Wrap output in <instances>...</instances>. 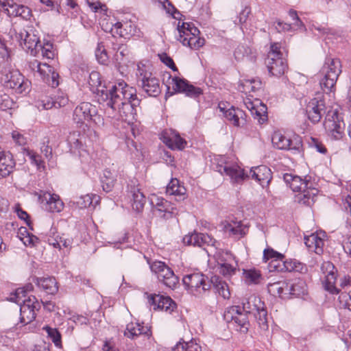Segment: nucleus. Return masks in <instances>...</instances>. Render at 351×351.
Wrapping results in <instances>:
<instances>
[{
    "instance_id": "nucleus-38",
    "label": "nucleus",
    "mask_w": 351,
    "mask_h": 351,
    "mask_svg": "<svg viewBox=\"0 0 351 351\" xmlns=\"http://www.w3.org/2000/svg\"><path fill=\"white\" fill-rule=\"evenodd\" d=\"M307 294V285L306 282L300 278L295 279L292 283L289 282L288 295L302 297Z\"/></svg>"
},
{
    "instance_id": "nucleus-53",
    "label": "nucleus",
    "mask_w": 351,
    "mask_h": 351,
    "mask_svg": "<svg viewBox=\"0 0 351 351\" xmlns=\"http://www.w3.org/2000/svg\"><path fill=\"white\" fill-rule=\"evenodd\" d=\"M43 330L46 331L48 337L57 348H62L61 335L56 328L45 326Z\"/></svg>"
},
{
    "instance_id": "nucleus-44",
    "label": "nucleus",
    "mask_w": 351,
    "mask_h": 351,
    "mask_svg": "<svg viewBox=\"0 0 351 351\" xmlns=\"http://www.w3.org/2000/svg\"><path fill=\"white\" fill-rule=\"evenodd\" d=\"M132 208L137 212L143 210L145 203L146 198L144 194L139 189H134L132 191Z\"/></svg>"
},
{
    "instance_id": "nucleus-62",
    "label": "nucleus",
    "mask_w": 351,
    "mask_h": 351,
    "mask_svg": "<svg viewBox=\"0 0 351 351\" xmlns=\"http://www.w3.org/2000/svg\"><path fill=\"white\" fill-rule=\"evenodd\" d=\"M95 56L97 61L100 64H106L108 63V57L107 53L104 49H101V47L100 45L98 46L96 50Z\"/></svg>"
},
{
    "instance_id": "nucleus-42",
    "label": "nucleus",
    "mask_w": 351,
    "mask_h": 351,
    "mask_svg": "<svg viewBox=\"0 0 351 351\" xmlns=\"http://www.w3.org/2000/svg\"><path fill=\"white\" fill-rule=\"evenodd\" d=\"M49 243L59 250H66L69 252L71 248L73 239L65 235L57 236L56 238L49 239Z\"/></svg>"
},
{
    "instance_id": "nucleus-22",
    "label": "nucleus",
    "mask_w": 351,
    "mask_h": 351,
    "mask_svg": "<svg viewBox=\"0 0 351 351\" xmlns=\"http://www.w3.org/2000/svg\"><path fill=\"white\" fill-rule=\"evenodd\" d=\"M321 269L326 274V279L324 283V289L332 294L339 293V289L335 286L337 280L336 270L332 263L330 262H324Z\"/></svg>"
},
{
    "instance_id": "nucleus-43",
    "label": "nucleus",
    "mask_w": 351,
    "mask_h": 351,
    "mask_svg": "<svg viewBox=\"0 0 351 351\" xmlns=\"http://www.w3.org/2000/svg\"><path fill=\"white\" fill-rule=\"evenodd\" d=\"M215 291L219 293L223 299H229L230 297V291L228 284L218 277L212 280Z\"/></svg>"
},
{
    "instance_id": "nucleus-30",
    "label": "nucleus",
    "mask_w": 351,
    "mask_h": 351,
    "mask_svg": "<svg viewBox=\"0 0 351 351\" xmlns=\"http://www.w3.org/2000/svg\"><path fill=\"white\" fill-rule=\"evenodd\" d=\"M289 15L293 21L292 23H284L280 20L274 23V27L278 32L291 31L293 29L295 30L302 29L303 27V23L298 17L296 11L290 10L289 11Z\"/></svg>"
},
{
    "instance_id": "nucleus-57",
    "label": "nucleus",
    "mask_w": 351,
    "mask_h": 351,
    "mask_svg": "<svg viewBox=\"0 0 351 351\" xmlns=\"http://www.w3.org/2000/svg\"><path fill=\"white\" fill-rule=\"evenodd\" d=\"M340 308H348L351 311V291L348 293L342 292L338 298Z\"/></svg>"
},
{
    "instance_id": "nucleus-63",
    "label": "nucleus",
    "mask_w": 351,
    "mask_h": 351,
    "mask_svg": "<svg viewBox=\"0 0 351 351\" xmlns=\"http://www.w3.org/2000/svg\"><path fill=\"white\" fill-rule=\"evenodd\" d=\"M56 104V108H61L65 106L69 101V98L66 94L62 92L58 93L54 99Z\"/></svg>"
},
{
    "instance_id": "nucleus-11",
    "label": "nucleus",
    "mask_w": 351,
    "mask_h": 351,
    "mask_svg": "<svg viewBox=\"0 0 351 351\" xmlns=\"http://www.w3.org/2000/svg\"><path fill=\"white\" fill-rule=\"evenodd\" d=\"M138 83L143 90L150 97H156L160 93L159 80L150 71V66L142 62L137 64Z\"/></svg>"
},
{
    "instance_id": "nucleus-2",
    "label": "nucleus",
    "mask_w": 351,
    "mask_h": 351,
    "mask_svg": "<svg viewBox=\"0 0 351 351\" xmlns=\"http://www.w3.org/2000/svg\"><path fill=\"white\" fill-rule=\"evenodd\" d=\"M306 105V112L313 123H318L326 114L324 128L331 139L339 140L343 137L345 124L337 109H330L326 112L325 101L323 95L317 93Z\"/></svg>"
},
{
    "instance_id": "nucleus-29",
    "label": "nucleus",
    "mask_w": 351,
    "mask_h": 351,
    "mask_svg": "<svg viewBox=\"0 0 351 351\" xmlns=\"http://www.w3.org/2000/svg\"><path fill=\"white\" fill-rule=\"evenodd\" d=\"M123 335L131 339H134L140 335L149 338L151 332L147 326H142L138 322H131L126 325Z\"/></svg>"
},
{
    "instance_id": "nucleus-8",
    "label": "nucleus",
    "mask_w": 351,
    "mask_h": 351,
    "mask_svg": "<svg viewBox=\"0 0 351 351\" xmlns=\"http://www.w3.org/2000/svg\"><path fill=\"white\" fill-rule=\"evenodd\" d=\"M73 116V121L81 125H104V119L97 114V107L89 102H82L76 106Z\"/></svg>"
},
{
    "instance_id": "nucleus-61",
    "label": "nucleus",
    "mask_w": 351,
    "mask_h": 351,
    "mask_svg": "<svg viewBox=\"0 0 351 351\" xmlns=\"http://www.w3.org/2000/svg\"><path fill=\"white\" fill-rule=\"evenodd\" d=\"M32 15V10L28 7L23 5H18L16 17L19 16L23 19L29 20Z\"/></svg>"
},
{
    "instance_id": "nucleus-35",
    "label": "nucleus",
    "mask_w": 351,
    "mask_h": 351,
    "mask_svg": "<svg viewBox=\"0 0 351 351\" xmlns=\"http://www.w3.org/2000/svg\"><path fill=\"white\" fill-rule=\"evenodd\" d=\"M246 108L251 112L252 115H256L259 117V122L261 121L263 122L265 120L267 107L265 105L261 104V102L256 99L252 101L250 99H247L245 101Z\"/></svg>"
},
{
    "instance_id": "nucleus-64",
    "label": "nucleus",
    "mask_w": 351,
    "mask_h": 351,
    "mask_svg": "<svg viewBox=\"0 0 351 351\" xmlns=\"http://www.w3.org/2000/svg\"><path fill=\"white\" fill-rule=\"evenodd\" d=\"M159 57L161 62L166 64L167 66H169L170 69H171L173 71L178 70L177 67L176 66L173 62V60L167 53H163L162 54H160Z\"/></svg>"
},
{
    "instance_id": "nucleus-51",
    "label": "nucleus",
    "mask_w": 351,
    "mask_h": 351,
    "mask_svg": "<svg viewBox=\"0 0 351 351\" xmlns=\"http://www.w3.org/2000/svg\"><path fill=\"white\" fill-rule=\"evenodd\" d=\"M88 84L92 89L96 88L98 93H99V97L101 95V90H106L107 88L101 87V89H99L98 88L101 85V80L100 74L97 71H92L89 75L88 78Z\"/></svg>"
},
{
    "instance_id": "nucleus-15",
    "label": "nucleus",
    "mask_w": 351,
    "mask_h": 351,
    "mask_svg": "<svg viewBox=\"0 0 351 351\" xmlns=\"http://www.w3.org/2000/svg\"><path fill=\"white\" fill-rule=\"evenodd\" d=\"M152 272L157 278L167 287L173 289L178 284L179 280L173 271L162 261H154L150 265Z\"/></svg>"
},
{
    "instance_id": "nucleus-14",
    "label": "nucleus",
    "mask_w": 351,
    "mask_h": 351,
    "mask_svg": "<svg viewBox=\"0 0 351 351\" xmlns=\"http://www.w3.org/2000/svg\"><path fill=\"white\" fill-rule=\"evenodd\" d=\"M217 160L215 170L221 175L228 176L232 183H241L244 180V171L236 162L228 160L223 156H219Z\"/></svg>"
},
{
    "instance_id": "nucleus-24",
    "label": "nucleus",
    "mask_w": 351,
    "mask_h": 351,
    "mask_svg": "<svg viewBox=\"0 0 351 351\" xmlns=\"http://www.w3.org/2000/svg\"><path fill=\"white\" fill-rule=\"evenodd\" d=\"M219 108L223 112L226 119L234 126L242 127L246 123V115L242 110L233 106L225 110L221 104H219Z\"/></svg>"
},
{
    "instance_id": "nucleus-3",
    "label": "nucleus",
    "mask_w": 351,
    "mask_h": 351,
    "mask_svg": "<svg viewBox=\"0 0 351 351\" xmlns=\"http://www.w3.org/2000/svg\"><path fill=\"white\" fill-rule=\"evenodd\" d=\"M20 44L32 56L42 57L46 59H53L55 51L53 44L49 41L41 42L35 34V31L29 27L20 33Z\"/></svg>"
},
{
    "instance_id": "nucleus-25",
    "label": "nucleus",
    "mask_w": 351,
    "mask_h": 351,
    "mask_svg": "<svg viewBox=\"0 0 351 351\" xmlns=\"http://www.w3.org/2000/svg\"><path fill=\"white\" fill-rule=\"evenodd\" d=\"M183 243L187 245L202 247L206 245L214 246L216 241L208 234L194 232L185 235L183 238Z\"/></svg>"
},
{
    "instance_id": "nucleus-32",
    "label": "nucleus",
    "mask_w": 351,
    "mask_h": 351,
    "mask_svg": "<svg viewBox=\"0 0 351 351\" xmlns=\"http://www.w3.org/2000/svg\"><path fill=\"white\" fill-rule=\"evenodd\" d=\"M15 167V162L10 152H5L0 148V178L10 175Z\"/></svg>"
},
{
    "instance_id": "nucleus-55",
    "label": "nucleus",
    "mask_w": 351,
    "mask_h": 351,
    "mask_svg": "<svg viewBox=\"0 0 351 351\" xmlns=\"http://www.w3.org/2000/svg\"><path fill=\"white\" fill-rule=\"evenodd\" d=\"M36 105L40 110H49L53 107L56 108L54 99L49 96H44L41 99L38 100Z\"/></svg>"
},
{
    "instance_id": "nucleus-37",
    "label": "nucleus",
    "mask_w": 351,
    "mask_h": 351,
    "mask_svg": "<svg viewBox=\"0 0 351 351\" xmlns=\"http://www.w3.org/2000/svg\"><path fill=\"white\" fill-rule=\"evenodd\" d=\"M35 283L47 294L53 295L57 293L58 290L57 282L53 277L37 278Z\"/></svg>"
},
{
    "instance_id": "nucleus-45",
    "label": "nucleus",
    "mask_w": 351,
    "mask_h": 351,
    "mask_svg": "<svg viewBox=\"0 0 351 351\" xmlns=\"http://www.w3.org/2000/svg\"><path fill=\"white\" fill-rule=\"evenodd\" d=\"M173 351H201V347L193 339L185 341L180 339L173 348Z\"/></svg>"
},
{
    "instance_id": "nucleus-41",
    "label": "nucleus",
    "mask_w": 351,
    "mask_h": 351,
    "mask_svg": "<svg viewBox=\"0 0 351 351\" xmlns=\"http://www.w3.org/2000/svg\"><path fill=\"white\" fill-rule=\"evenodd\" d=\"M99 200V196L94 194H87L77 197L73 202V204H75L79 208H85L90 206L95 208L96 204H98Z\"/></svg>"
},
{
    "instance_id": "nucleus-19",
    "label": "nucleus",
    "mask_w": 351,
    "mask_h": 351,
    "mask_svg": "<svg viewBox=\"0 0 351 351\" xmlns=\"http://www.w3.org/2000/svg\"><path fill=\"white\" fill-rule=\"evenodd\" d=\"M38 199L41 208L48 213H58L64 209V204L58 194L41 191Z\"/></svg>"
},
{
    "instance_id": "nucleus-16",
    "label": "nucleus",
    "mask_w": 351,
    "mask_h": 351,
    "mask_svg": "<svg viewBox=\"0 0 351 351\" xmlns=\"http://www.w3.org/2000/svg\"><path fill=\"white\" fill-rule=\"evenodd\" d=\"M224 319L230 322L235 327L237 330L242 333H247L250 322L246 313L242 312L239 306H232L228 308L224 313Z\"/></svg>"
},
{
    "instance_id": "nucleus-20",
    "label": "nucleus",
    "mask_w": 351,
    "mask_h": 351,
    "mask_svg": "<svg viewBox=\"0 0 351 351\" xmlns=\"http://www.w3.org/2000/svg\"><path fill=\"white\" fill-rule=\"evenodd\" d=\"M184 285L193 294L202 293L210 288V284L199 273L186 274L182 279Z\"/></svg>"
},
{
    "instance_id": "nucleus-50",
    "label": "nucleus",
    "mask_w": 351,
    "mask_h": 351,
    "mask_svg": "<svg viewBox=\"0 0 351 351\" xmlns=\"http://www.w3.org/2000/svg\"><path fill=\"white\" fill-rule=\"evenodd\" d=\"M284 258L285 256L282 254L275 251L272 248H266L264 250L263 260L265 262H267L268 260L272 259L271 264H274V266L276 265V263L278 261L282 263Z\"/></svg>"
},
{
    "instance_id": "nucleus-12",
    "label": "nucleus",
    "mask_w": 351,
    "mask_h": 351,
    "mask_svg": "<svg viewBox=\"0 0 351 351\" xmlns=\"http://www.w3.org/2000/svg\"><path fill=\"white\" fill-rule=\"evenodd\" d=\"M178 40L191 49L197 50L204 46L205 40L199 36V30L190 23H182L178 25Z\"/></svg>"
},
{
    "instance_id": "nucleus-59",
    "label": "nucleus",
    "mask_w": 351,
    "mask_h": 351,
    "mask_svg": "<svg viewBox=\"0 0 351 351\" xmlns=\"http://www.w3.org/2000/svg\"><path fill=\"white\" fill-rule=\"evenodd\" d=\"M244 90L246 92H256L261 88V82L257 80H247L243 85Z\"/></svg>"
},
{
    "instance_id": "nucleus-10",
    "label": "nucleus",
    "mask_w": 351,
    "mask_h": 351,
    "mask_svg": "<svg viewBox=\"0 0 351 351\" xmlns=\"http://www.w3.org/2000/svg\"><path fill=\"white\" fill-rule=\"evenodd\" d=\"M244 313H253L259 327L267 330L269 328L268 315L265 303L258 296L251 295L242 302Z\"/></svg>"
},
{
    "instance_id": "nucleus-47",
    "label": "nucleus",
    "mask_w": 351,
    "mask_h": 351,
    "mask_svg": "<svg viewBox=\"0 0 351 351\" xmlns=\"http://www.w3.org/2000/svg\"><path fill=\"white\" fill-rule=\"evenodd\" d=\"M18 5L13 0H0V12L16 17Z\"/></svg>"
},
{
    "instance_id": "nucleus-1",
    "label": "nucleus",
    "mask_w": 351,
    "mask_h": 351,
    "mask_svg": "<svg viewBox=\"0 0 351 351\" xmlns=\"http://www.w3.org/2000/svg\"><path fill=\"white\" fill-rule=\"evenodd\" d=\"M99 100L107 106L106 113L108 117L116 118L119 116L130 125L131 132L136 136V130L132 125L140 100L136 97L135 88L123 81L119 82L112 85L110 89L101 90Z\"/></svg>"
},
{
    "instance_id": "nucleus-4",
    "label": "nucleus",
    "mask_w": 351,
    "mask_h": 351,
    "mask_svg": "<svg viewBox=\"0 0 351 351\" xmlns=\"http://www.w3.org/2000/svg\"><path fill=\"white\" fill-rule=\"evenodd\" d=\"M287 186L293 192H298L297 200L300 204L310 206L315 202L317 190L312 187V182L307 177L302 178L293 173H285L282 176Z\"/></svg>"
},
{
    "instance_id": "nucleus-21",
    "label": "nucleus",
    "mask_w": 351,
    "mask_h": 351,
    "mask_svg": "<svg viewBox=\"0 0 351 351\" xmlns=\"http://www.w3.org/2000/svg\"><path fill=\"white\" fill-rule=\"evenodd\" d=\"M148 302L154 310L160 309L168 313H171L176 308V304L169 296L159 294L149 295Z\"/></svg>"
},
{
    "instance_id": "nucleus-27",
    "label": "nucleus",
    "mask_w": 351,
    "mask_h": 351,
    "mask_svg": "<svg viewBox=\"0 0 351 351\" xmlns=\"http://www.w3.org/2000/svg\"><path fill=\"white\" fill-rule=\"evenodd\" d=\"M163 142L171 149H183L186 141L174 130H166L162 134Z\"/></svg>"
},
{
    "instance_id": "nucleus-36",
    "label": "nucleus",
    "mask_w": 351,
    "mask_h": 351,
    "mask_svg": "<svg viewBox=\"0 0 351 351\" xmlns=\"http://www.w3.org/2000/svg\"><path fill=\"white\" fill-rule=\"evenodd\" d=\"M166 193L176 196V200H182L186 197V189L184 186L180 184L178 179L173 178L166 187Z\"/></svg>"
},
{
    "instance_id": "nucleus-28",
    "label": "nucleus",
    "mask_w": 351,
    "mask_h": 351,
    "mask_svg": "<svg viewBox=\"0 0 351 351\" xmlns=\"http://www.w3.org/2000/svg\"><path fill=\"white\" fill-rule=\"evenodd\" d=\"M250 173L263 187L267 186L272 178L271 170L265 165L252 167Z\"/></svg>"
},
{
    "instance_id": "nucleus-9",
    "label": "nucleus",
    "mask_w": 351,
    "mask_h": 351,
    "mask_svg": "<svg viewBox=\"0 0 351 351\" xmlns=\"http://www.w3.org/2000/svg\"><path fill=\"white\" fill-rule=\"evenodd\" d=\"M25 69L34 77H40L51 87H56L59 84L58 73L47 63H42L35 59L30 60L25 64Z\"/></svg>"
},
{
    "instance_id": "nucleus-58",
    "label": "nucleus",
    "mask_w": 351,
    "mask_h": 351,
    "mask_svg": "<svg viewBox=\"0 0 351 351\" xmlns=\"http://www.w3.org/2000/svg\"><path fill=\"white\" fill-rule=\"evenodd\" d=\"M250 52L251 49L247 46L241 44L235 49L234 56L237 60H242L247 57Z\"/></svg>"
},
{
    "instance_id": "nucleus-39",
    "label": "nucleus",
    "mask_w": 351,
    "mask_h": 351,
    "mask_svg": "<svg viewBox=\"0 0 351 351\" xmlns=\"http://www.w3.org/2000/svg\"><path fill=\"white\" fill-rule=\"evenodd\" d=\"M289 282L285 280L269 283L267 287L268 291L274 296L282 298L288 295Z\"/></svg>"
},
{
    "instance_id": "nucleus-5",
    "label": "nucleus",
    "mask_w": 351,
    "mask_h": 351,
    "mask_svg": "<svg viewBox=\"0 0 351 351\" xmlns=\"http://www.w3.org/2000/svg\"><path fill=\"white\" fill-rule=\"evenodd\" d=\"M32 288V285H29L26 287L19 288L14 293L11 294L9 299L12 302L20 304V322L23 325H27L33 322L36 318V311L40 307V303L34 296L23 300L22 304H21V300L25 297V293L31 290Z\"/></svg>"
},
{
    "instance_id": "nucleus-31",
    "label": "nucleus",
    "mask_w": 351,
    "mask_h": 351,
    "mask_svg": "<svg viewBox=\"0 0 351 351\" xmlns=\"http://www.w3.org/2000/svg\"><path fill=\"white\" fill-rule=\"evenodd\" d=\"M271 141L274 146L279 149H298L301 145L299 140L294 144L290 138L280 132H275Z\"/></svg>"
},
{
    "instance_id": "nucleus-13",
    "label": "nucleus",
    "mask_w": 351,
    "mask_h": 351,
    "mask_svg": "<svg viewBox=\"0 0 351 351\" xmlns=\"http://www.w3.org/2000/svg\"><path fill=\"white\" fill-rule=\"evenodd\" d=\"M280 48V43H272L266 60V64L269 73L276 77L282 75L287 69V62L283 58Z\"/></svg>"
},
{
    "instance_id": "nucleus-54",
    "label": "nucleus",
    "mask_w": 351,
    "mask_h": 351,
    "mask_svg": "<svg viewBox=\"0 0 351 351\" xmlns=\"http://www.w3.org/2000/svg\"><path fill=\"white\" fill-rule=\"evenodd\" d=\"M224 230L229 235H240L242 234V227L241 221H232L227 223L224 226Z\"/></svg>"
},
{
    "instance_id": "nucleus-48",
    "label": "nucleus",
    "mask_w": 351,
    "mask_h": 351,
    "mask_svg": "<svg viewBox=\"0 0 351 351\" xmlns=\"http://www.w3.org/2000/svg\"><path fill=\"white\" fill-rule=\"evenodd\" d=\"M19 237L26 246H34L39 242L38 238L29 232L25 228L19 229Z\"/></svg>"
},
{
    "instance_id": "nucleus-18",
    "label": "nucleus",
    "mask_w": 351,
    "mask_h": 351,
    "mask_svg": "<svg viewBox=\"0 0 351 351\" xmlns=\"http://www.w3.org/2000/svg\"><path fill=\"white\" fill-rule=\"evenodd\" d=\"M171 88L173 93H184L186 96L191 98H196L203 93L202 88L189 84L187 80L169 75L167 85L168 90H170Z\"/></svg>"
},
{
    "instance_id": "nucleus-26",
    "label": "nucleus",
    "mask_w": 351,
    "mask_h": 351,
    "mask_svg": "<svg viewBox=\"0 0 351 351\" xmlns=\"http://www.w3.org/2000/svg\"><path fill=\"white\" fill-rule=\"evenodd\" d=\"M149 202L157 211L164 213L162 215L164 217L169 218L172 217L174 207L171 202L154 194L149 197Z\"/></svg>"
},
{
    "instance_id": "nucleus-49",
    "label": "nucleus",
    "mask_w": 351,
    "mask_h": 351,
    "mask_svg": "<svg viewBox=\"0 0 351 351\" xmlns=\"http://www.w3.org/2000/svg\"><path fill=\"white\" fill-rule=\"evenodd\" d=\"M23 154L29 158L31 163L36 165L38 169H45V165L42 156L35 151L29 149H24Z\"/></svg>"
},
{
    "instance_id": "nucleus-23",
    "label": "nucleus",
    "mask_w": 351,
    "mask_h": 351,
    "mask_svg": "<svg viewBox=\"0 0 351 351\" xmlns=\"http://www.w3.org/2000/svg\"><path fill=\"white\" fill-rule=\"evenodd\" d=\"M326 237L324 232H316L310 235H305L304 243L309 251L320 255L324 252Z\"/></svg>"
},
{
    "instance_id": "nucleus-33",
    "label": "nucleus",
    "mask_w": 351,
    "mask_h": 351,
    "mask_svg": "<svg viewBox=\"0 0 351 351\" xmlns=\"http://www.w3.org/2000/svg\"><path fill=\"white\" fill-rule=\"evenodd\" d=\"M274 268L277 271H297L300 273H306L307 271V267L306 265L299 262L297 260H287L282 261V265L280 263L278 265H274Z\"/></svg>"
},
{
    "instance_id": "nucleus-46",
    "label": "nucleus",
    "mask_w": 351,
    "mask_h": 351,
    "mask_svg": "<svg viewBox=\"0 0 351 351\" xmlns=\"http://www.w3.org/2000/svg\"><path fill=\"white\" fill-rule=\"evenodd\" d=\"M243 274L247 284H258L263 279L261 271L255 268L243 269Z\"/></svg>"
},
{
    "instance_id": "nucleus-34",
    "label": "nucleus",
    "mask_w": 351,
    "mask_h": 351,
    "mask_svg": "<svg viewBox=\"0 0 351 351\" xmlns=\"http://www.w3.org/2000/svg\"><path fill=\"white\" fill-rule=\"evenodd\" d=\"M112 31L119 34L121 37L130 38L134 36L136 32V25L131 21H127L124 23L117 22L112 25Z\"/></svg>"
},
{
    "instance_id": "nucleus-56",
    "label": "nucleus",
    "mask_w": 351,
    "mask_h": 351,
    "mask_svg": "<svg viewBox=\"0 0 351 351\" xmlns=\"http://www.w3.org/2000/svg\"><path fill=\"white\" fill-rule=\"evenodd\" d=\"M128 55V49L126 45H120L117 49V51L114 55V62L115 64L119 65L122 63L124 58Z\"/></svg>"
},
{
    "instance_id": "nucleus-40",
    "label": "nucleus",
    "mask_w": 351,
    "mask_h": 351,
    "mask_svg": "<svg viewBox=\"0 0 351 351\" xmlns=\"http://www.w3.org/2000/svg\"><path fill=\"white\" fill-rule=\"evenodd\" d=\"M101 182L104 191H111L117 182V173L110 169H105Z\"/></svg>"
},
{
    "instance_id": "nucleus-7",
    "label": "nucleus",
    "mask_w": 351,
    "mask_h": 351,
    "mask_svg": "<svg viewBox=\"0 0 351 351\" xmlns=\"http://www.w3.org/2000/svg\"><path fill=\"white\" fill-rule=\"evenodd\" d=\"M0 80L4 87L14 90L16 93H27L31 82L8 63L0 64Z\"/></svg>"
},
{
    "instance_id": "nucleus-6",
    "label": "nucleus",
    "mask_w": 351,
    "mask_h": 351,
    "mask_svg": "<svg viewBox=\"0 0 351 351\" xmlns=\"http://www.w3.org/2000/svg\"><path fill=\"white\" fill-rule=\"evenodd\" d=\"M341 73V63L338 58H327L317 74L323 93L330 94L336 89V83Z\"/></svg>"
},
{
    "instance_id": "nucleus-17",
    "label": "nucleus",
    "mask_w": 351,
    "mask_h": 351,
    "mask_svg": "<svg viewBox=\"0 0 351 351\" xmlns=\"http://www.w3.org/2000/svg\"><path fill=\"white\" fill-rule=\"evenodd\" d=\"M214 257L217 263V270L225 277H230L236 272L238 266L235 257L229 252L217 251Z\"/></svg>"
},
{
    "instance_id": "nucleus-60",
    "label": "nucleus",
    "mask_w": 351,
    "mask_h": 351,
    "mask_svg": "<svg viewBox=\"0 0 351 351\" xmlns=\"http://www.w3.org/2000/svg\"><path fill=\"white\" fill-rule=\"evenodd\" d=\"M13 104V101L8 95L0 93V109L1 110L12 108Z\"/></svg>"
},
{
    "instance_id": "nucleus-52",
    "label": "nucleus",
    "mask_w": 351,
    "mask_h": 351,
    "mask_svg": "<svg viewBox=\"0 0 351 351\" xmlns=\"http://www.w3.org/2000/svg\"><path fill=\"white\" fill-rule=\"evenodd\" d=\"M49 138L48 136H45L42 139L40 143V152L43 154L45 158L49 162L52 159L53 157L52 147L49 145Z\"/></svg>"
}]
</instances>
